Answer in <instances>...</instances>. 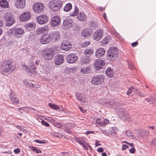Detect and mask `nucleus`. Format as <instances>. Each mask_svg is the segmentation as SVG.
Listing matches in <instances>:
<instances>
[{
    "mask_svg": "<svg viewBox=\"0 0 156 156\" xmlns=\"http://www.w3.org/2000/svg\"><path fill=\"white\" fill-rule=\"evenodd\" d=\"M16 69L15 65L9 60L4 61L1 65V73L8 75L12 73Z\"/></svg>",
    "mask_w": 156,
    "mask_h": 156,
    "instance_id": "obj_1",
    "label": "nucleus"
},
{
    "mask_svg": "<svg viewBox=\"0 0 156 156\" xmlns=\"http://www.w3.org/2000/svg\"><path fill=\"white\" fill-rule=\"evenodd\" d=\"M103 103L102 104L107 107L114 108L115 109L116 108L117 110L116 111L121 114L124 111V109L120 107H118L117 108L116 106H119L121 105L122 103L119 101H116L111 99H103Z\"/></svg>",
    "mask_w": 156,
    "mask_h": 156,
    "instance_id": "obj_2",
    "label": "nucleus"
},
{
    "mask_svg": "<svg viewBox=\"0 0 156 156\" xmlns=\"http://www.w3.org/2000/svg\"><path fill=\"white\" fill-rule=\"evenodd\" d=\"M118 49L115 47L110 48L107 52L106 58L107 60L113 61L117 58Z\"/></svg>",
    "mask_w": 156,
    "mask_h": 156,
    "instance_id": "obj_3",
    "label": "nucleus"
},
{
    "mask_svg": "<svg viewBox=\"0 0 156 156\" xmlns=\"http://www.w3.org/2000/svg\"><path fill=\"white\" fill-rule=\"evenodd\" d=\"M42 54L44 59L47 60L52 59L54 55V52L52 48H46L42 51Z\"/></svg>",
    "mask_w": 156,
    "mask_h": 156,
    "instance_id": "obj_4",
    "label": "nucleus"
},
{
    "mask_svg": "<svg viewBox=\"0 0 156 156\" xmlns=\"http://www.w3.org/2000/svg\"><path fill=\"white\" fill-rule=\"evenodd\" d=\"M62 4V3L61 1L52 0L49 2V6L51 10L55 11L60 9Z\"/></svg>",
    "mask_w": 156,
    "mask_h": 156,
    "instance_id": "obj_5",
    "label": "nucleus"
},
{
    "mask_svg": "<svg viewBox=\"0 0 156 156\" xmlns=\"http://www.w3.org/2000/svg\"><path fill=\"white\" fill-rule=\"evenodd\" d=\"M3 18L5 22L6 25L7 26H11L15 22V20L10 13H5L3 16Z\"/></svg>",
    "mask_w": 156,
    "mask_h": 156,
    "instance_id": "obj_6",
    "label": "nucleus"
},
{
    "mask_svg": "<svg viewBox=\"0 0 156 156\" xmlns=\"http://www.w3.org/2000/svg\"><path fill=\"white\" fill-rule=\"evenodd\" d=\"M104 76L102 75H97L94 76L91 80L92 84L98 85L102 83L104 81Z\"/></svg>",
    "mask_w": 156,
    "mask_h": 156,
    "instance_id": "obj_7",
    "label": "nucleus"
},
{
    "mask_svg": "<svg viewBox=\"0 0 156 156\" xmlns=\"http://www.w3.org/2000/svg\"><path fill=\"white\" fill-rule=\"evenodd\" d=\"M24 32V30L22 28H18L15 29L13 30V32L12 29L9 30V33L11 35H13L14 34V35L16 37H19L22 36Z\"/></svg>",
    "mask_w": 156,
    "mask_h": 156,
    "instance_id": "obj_8",
    "label": "nucleus"
},
{
    "mask_svg": "<svg viewBox=\"0 0 156 156\" xmlns=\"http://www.w3.org/2000/svg\"><path fill=\"white\" fill-rule=\"evenodd\" d=\"M44 8V4L41 2H36L34 4L33 6V10L36 13H40L42 12Z\"/></svg>",
    "mask_w": 156,
    "mask_h": 156,
    "instance_id": "obj_9",
    "label": "nucleus"
},
{
    "mask_svg": "<svg viewBox=\"0 0 156 156\" xmlns=\"http://www.w3.org/2000/svg\"><path fill=\"white\" fill-rule=\"evenodd\" d=\"M93 64L96 70H98L103 68L105 64V62L103 60L98 59L94 62Z\"/></svg>",
    "mask_w": 156,
    "mask_h": 156,
    "instance_id": "obj_10",
    "label": "nucleus"
},
{
    "mask_svg": "<svg viewBox=\"0 0 156 156\" xmlns=\"http://www.w3.org/2000/svg\"><path fill=\"white\" fill-rule=\"evenodd\" d=\"M40 43L42 44H46L51 42L49 34H43L40 38Z\"/></svg>",
    "mask_w": 156,
    "mask_h": 156,
    "instance_id": "obj_11",
    "label": "nucleus"
},
{
    "mask_svg": "<svg viewBox=\"0 0 156 156\" xmlns=\"http://www.w3.org/2000/svg\"><path fill=\"white\" fill-rule=\"evenodd\" d=\"M49 34L52 41H55L59 40L60 38V34L59 32L53 31L51 32Z\"/></svg>",
    "mask_w": 156,
    "mask_h": 156,
    "instance_id": "obj_12",
    "label": "nucleus"
},
{
    "mask_svg": "<svg viewBox=\"0 0 156 156\" xmlns=\"http://www.w3.org/2000/svg\"><path fill=\"white\" fill-rule=\"evenodd\" d=\"M78 58V56L76 54L71 53L67 55L66 61L69 63H73L76 62Z\"/></svg>",
    "mask_w": 156,
    "mask_h": 156,
    "instance_id": "obj_13",
    "label": "nucleus"
},
{
    "mask_svg": "<svg viewBox=\"0 0 156 156\" xmlns=\"http://www.w3.org/2000/svg\"><path fill=\"white\" fill-rule=\"evenodd\" d=\"M48 19V16L44 14L40 15L37 18V22L40 24H43L47 23Z\"/></svg>",
    "mask_w": 156,
    "mask_h": 156,
    "instance_id": "obj_14",
    "label": "nucleus"
},
{
    "mask_svg": "<svg viewBox=\"0 0 156 156\" xmlns=\"http://www.w3.org/2000/svg\"><path fill=\"white\" fill-rule=\"evenodd\" d=\"M31 16L30 13L28 11H26L23 12L21 14L19 19L20 21L24 22L28 20Z\"/></svg>",
    "mask_w": 156,
    "mask_h": 156,
    "instance_id": "obj_15",
    "label": "nucleus"
},
{
    "mask_svg": "<svg viewBox=\"0 0 156 156\" xmlns=\"http://www.w3.org/2000/svg\"><path fill=\"white\" fill-rule=\"evenodd\" d=\"M14 5L15 7L19 9H23L26 5L25 0H14Z\"/></svg>",
    "mask_w": 156,
    "mask_h": 156,
    "instance_id": "obj_16",
    "label": "nucleus"
},
{
    "mask_svg": "<svg viewBox=\"0 0 156 156\" xmlns=\"http://www.w3.org/2000/svg\"><path fill=\"white\" fill-rule=\"evenodd\" d=\"M73 21L71 19H66L64 20L63 23L62 27L64 29L67 30L68 28L72 27Z\"/></svg>",
    "mask_w": 156,
    "mask_h": 156,
    "instance_id": "obj_17",
    "label": "nucleus"
},
{
    "mask_svg": "<svg viewBox=\"0 0 156 156\" xmlns=\"http://www.w3.org/2000/svg\"><path fill=\"white\" fill-rule=\"evenodd\" d=\"M24 66V69L27 72H30L34 75L37 74V72L35 70L36 69L37 66H36L34 64H32L31 65H30L29 68H28L26 66Z\"/></svg>",
    "mask_w": 156,
    "mask_h": 156,
    "instance_id": "obj_18",
    "label": "nucleus"
},
{
    "mask_svg": "<svg viewBox=\"0 0 156 156\" xmlns=\"http://www.w3.org/2000/svg\"><path fill=\"white\" fill-rule=\"evenodd\" d=\"M61 19L58 16H55L53 17L51 22V25L52 27L58 26L60 23Z\"/></svg>",
    "mask_w": 156,
    "mask_h": 156,
    "instance_id": "obj_19",
    "label": "nucleus"
},
{
    "mask_svg": "<svg viewBox=\"0 0 156 156\" xmlns=\"http://www.w3.org/2000/svg\"><path fill=\"white\" fill-rule=\"evenodd\" d=\"M103 31L102 30H98L94 33L93 36V38L97 41L101 39L103 35Z\"/></svg>",
    "mask_w": 156,
    "mask_h": 156,
    "instance_id": "obj_20",
    "label": "nucleus"
},
{
    "mask_svg": "<svg viewBox=\"0 0 156 156\" xmlns=\"http://www.w3.org/2000/svg\"><path fill=\"white\" fill-rule=\"evenodd\" d=\"M72 45L70 42L67 41H62L61 46V48L65 51H68L71 48Z\"/></svg>",
    "mask_w": 156,
    "mask_h": 156,
    "instance_id": "obj_21",
    "label": "nucleus"
},
{
    "mask_svg": "<svg viewBox=\"0 0 156 156\" xmlns=\"http://www.w3.org/2000/svg\"><path fill=\"white\" fill-rule=\"evenodd\" d=\"M64 60V55H60L55 56L54 61L55 63L57 65H60L63 62Z\"/></svg>",
    "mask_w": 156,
    "mask_h": 156,
    "instance_id": "obj_22",
    "label": "nucleus"
},
{
    "mask_svg": "<svg viewBox=\"0 0 156 156\" xmlns=\"http://www.w3.org/2000/svg\"><path fill=\"white\" fill-rule=\"evenodd\" d=\"M109 122V120L107 119H104L103 121L101 120L100 119H98L96 120V125H98L99 126L103 127H105L108 123Z\"/></svg>",
    "mask_w": 156,
    "mask_h": 156,
    "instance_id": "obj_23",
    "label": "nucleus"
},
{
    "mask_svg": "<svg viewBox=\"0 0 156 156\" xmlns=\"http://www.w3.org/2000/svg\"><path fill=\"white\" fill-rule=\"evenodd\" d=\"M81 36L85 38L89 37L91 35L90 30L88 28L83 29L81 33Z\"/></svg>",
    "mask_w": 156,
    "mask_h": 156,
    "instance_id": "obj_24",
    "label": "nucleus"
},
{
    "mask_svg": "<svg viewBox=\"0 0 156 156\" xmlns=\"http://www.w3.org/2000/svg\"><path fill=\"white\" fill-rule=\"evenodd\" d=\"M9 98L14 103L17 105L19 103V100L17 98L16 96L13 93H10L9 95Z\"/></svg>",
    "mask_w": 156,
    "mask_h": 156,
    "instance_id": "obj_25",
    "label": "nucleus"
},
{
    "mask_svg": "<svg viewBox=\"0 0 156 156\" xmlns=\"http://www.w3.org/2000/svg\"><path fill=\"white\" fill-rule=\"evenodd\" d=\"M49 29L47 26H44V27H40L37 30L36 32L37 34L40 35L48 31Z\"/></svg>",
    "mask_w": 156,
    "mask_h": 156,
    "instance_id": "obj_26",
    "label": "nucleus"
},
{
    "mask_svg": "<svg viewBox=\"0 0 156 156\" xmlns=\"http://www.w3.org/2000/svg\"><path fill=\"white\" fill-rule=\"evenodd\" d=\"M105 51L102 48H99L96 51L95 55L97 57L100 58L105 54Z\"/></svg>",
    "mask_w": 156,
    "mask_h": 156,
    "instance_id": "obj_27",
    "label": "nucleus"
},
{
    "mask_svg": "<svg viewBox=\"0 0 156 156\" xmlns=\"http://www.w3.org/2000/svg\"><path fill=\"white\" fill-rule=\"evenodd\" d=\"M76 99L79 101L84 102L85 100V97L80 93L76 92Z\"/></svg>",
    "mask_w": 156,
    "mask_h": 156,
    "instance_id": "obj_28",
    "label": "nucleus"
},
{
    "mask_svg": "<svg viewBox=\"0 0 156 156\" xmlns=\"http://www.w3.org/2000/svg\"><path fill=\"white\" fill-rule=\"evenodd\" d=\"M78 19L80 21H84L87 18L86 15L83 12H80L77 17Z\"/></svg>",
    "mask_w": 156,
    "mask_h": 156,
    "instance_id": "obj_29",
    "label": "nucleus"
},
{
    "mask_svg": "<svg viewBox=\"0 0 156 156\" xmlns=\"http://www.w3.org/2000/svg\"><path fill=\"white\" fill-rule=\"evenodd\" d=\"M35 27V24L32 23H29L25 25V28L28 31L33 30Z\"/></svg>",
    "mask_w": 156,
    "mask_h": 156,
    "instance_id": "obj_30",
    "label": "nucleus"
},
{
    "mask_svg": "<svg viewBox=\"0 0 156 156\" xmlns=\"http://www.w3.org/2000/svg\"><path fill=\"white\" fill-rule=\"evenodd\" d=\"M105 73L108 76L112 77L113 75V69L111 67H108L106 70Z\"/></svg>",
    "mask_w": 156,
    "mask_h": 156,
    "instance_id": "obj_31",
    "label": "nucleus"
},
{
    "mask_svg": "<svg viewBox=\"0 0 156 156\" xmlns=\"http://www.w3.org/2000/svg\"><path fill=\"white\" fill-rule=\"evenodd\" d=\"M94 52L92 49H87L84 51V53L85 55L89 57L90 56L93 54Z\"/></svg>",
    "mask_w": 156,
    "mask_h": 156,
    "instance_id": "obj_32",
    "label": "nucleus"
},
{
    "mask_svg": "<svg viewBox=\"0 0 156 156\" xmlns=\"http://www.w3.org/2000/svg\"><path fill=\"white\" fill-rule=\"evenodd\" d=\"M0 6L4 8H7L8 6V2L6 0H0Z\"/></svg>",
    "mask_w": 156,
    "mask_h": 156,
    "instance_id": "obj_33",
    "label": "nucleus"
},
{
    "mask_svg": "<svg viewBox=\"0 0 156 156\" xmlns=\"http://www.w3.org/2000/svg\"><path fill=\"white\" fill-rule=\"evenodd\" d=\"M79 12V8L77 6H75V9L73 12L69 13V15L71 16H75L77 15Z\"/></svg>",
    "mask_w": 156,
    "mask_h": 156,
    "instance_id": "obj_34",
    "label": "nucleus"
},
{
    "mask_svg": "<svg viewBox=\"0 0 156 156\" xmlns=\"http://www.w3.org/2000/svg\"><path fill=\"white\" fill-rule=\"evenodd\" d=\"M90 58L89 57H82L80 59L81 63L82 64H87L90 61Z\"/></svg>",
    "mask_w": 156,
    "mask_h": 156,
    "instance_id": "obj_35",
    "label": "nucleus"
},
{
    "mask_svg": "<svg viewBox=\"0 0 156 156\" xmlns=\"http://www.w3.org/2000/svg\"><path fill=\"white\" fill-rule=\"evenodd\" d=\"M72 8V5L70 3L67 4L64 8V10L66 12L70 11Z\"/></svg>",
    "mask_w": 156,
    "mask_h": 156,
    "instance_id": "obj_36",
    "label": "nucleus"
},
{
    "mask_svg": "<svg viewBox=\"0 0 156 156\" xmlns=\"http://www.w3.org/2000/svg\"><path fill=\"white\" fill-rule=\"evenodd\" d=\"M71 124L68 123L66 124V127L64 129V131L66 133L70 134L71 133V131L70 130Z\"/></svg>",
    "mask_w": 156,
    "mask_h": 156,
    "instance_id": "obj_37",
    "label": "nucleus"
},
{
    "mask_svg": "<svg viewBox=\"0 0 156 156\" xmlns=\"http://www.w3.org/2000/svg\"><path fill=\"white\" fill-rule=\"evenodd\" d=\"M89 26L90 29L92 30L96 28L97 26V24L95 22L91 21L89 24Z\"/></svg>",
    "mask_w": 156,
    "mask_h": 156,
    "instance_id": "obj_38",
    "label": "nucleus"
},
{
    "mask_svg": "<svg viewBox=\"0 0 156 156\" xmlns=\"http://www.w3.org/2000/svg\"><path fill=\"white\" fill-rule=\"evenodd\" d=\"M43 69L45 72L46 73H48L50 71L51 67L49 66L45 65L43 66Z\"/></svg>",
    "mask_w": 156,
    "mask_h": 156,
    "instance_id": "obj_39",
    "label": "nucleus"
},
{
    "mask_svg": "<svg viewBox=\"0 0 156 156\" xmlns=\"http://www.w3.org/2000/svg\"><path fill=\"white\" fill-rule=\"evenodd\" d=\"M149 133V132L147 130H143L142 132V135H140L139 134V136H138L139 137H142V138H144V136L146 137L147 135H148Z\"/></svg>",
    "mask_w": 156,
    "mask_h": 156,
    "instance_id": "obj_40",
    "label": "nucleus"
},
{
    "mask_svg": "<svg viewBox=\"0 0 156 156\" xmlns=\"http://www.w3.org/2000/svg\"><path fill=\"white\" fill-rule=\"evenodd\" d=\"M48 105L51 108L54 110H58L59 109L58 106L55 104L50 103L48 104Z\"/></svg>",
    "mask_w": 156,
    "mask_h": 156,
    "instance_id": "obj_41",
    "label": "nucleus"
},
{
    "mask_svg": "<svg viewBox=\"0 0 156 156\" xmlns=\"http://www.w3.org/2000/svg\"><path fill=\"white\" fill-rule=\"evenodd\" d=\"M75 141L80 144L81 145H83V144L84 143V140L78 137H76L75 139Z\"/></svg>",
    "mask_w": 156,
    "mask_h": 156,
    "instance_id": "obj_42",
    "label": "nucleus"
},
{
    "mask_svg": "<svg viewBox=\"0 0 156 156\" xmlns=\"http://www.w3.org/2000/svg\"><path fill=\"white\" fill-rule=\"evenodd\" d=\"M90 71V69L88 67L86 68H82L81 69V72L83 74H87Z\"/></svg>",
    "mask_w": 156,
    "mask_h": 156,
    "instance_id": "obj_43",
    "label": "nucleus"
},
{
    "mask_svg": "<svg viewBox=\"0 0 156 156\" xmlns=\"http://www.w3.org/2000/svg\"><path fill=\"white\" fill-rule=\"evenodd\" d=\"M54 126L58 128H62L63 126L62 125L60 122H55L53 124Z\"/></svg>",
    "mask_w": 156,
    "mask_h": 156,
    "instance_id": "obj_44",
    "label": "nucleus"
},
{
    "mask_svg": "<svg viewBox=\"0 0 156 156\" xmlns=\"http://www.w3.org/2000/svg\"><path fill=\"white\" fill-rule=\"evenodd\" d=\"M110 37L108 36H106L102 40V42L104 44H107L110 41Z\"/></svg>",
    "mask_w": 156,
    "mask_h": 156,
    "instance_id": "obj_45",
    "label": "nucleus"
},
{
    "mask_svg": "<svg viewBox=\"0 0 156 156\" xmlns=\"http://www.w3.org/2000/svg\"><path fill=\"white\" fill-rule=\"evenodd\" d=\"M126 134L129 137H133V134L129 130H127L126 132Z\"/></svg>",
    "mask_w": 156,
    "mask_h": 156,
    "instance_id": "obj_46",
    "label": "nucleus"
},
{
    "mask_svg": "<svg viewBox=\"0 0 156 156\" xmlns=\"http://www.w3.org/2000/svg\"><path fill=\"white\" fill-rule=\"evenodd\" d=\"M146 100H147V102H149L150 103H152L156 102L154 98H153V97H151L149 100L148 98L146 99Z\"/></svg>",
    "mask_w": 156,
    "mask_h": 156,
    "instance_id": "obj_47",
    "label": "nucleus"
},
{
    "mask_svg": "<svg viewBox=\"0 0 156 156\" xmlns=\"http://www.w3.org/2000/svg\"><path fill=\"white\" fill-rule=\"evenodd\" d=\"M90 42L89 41L84 42L82 44V47H86L90 44Z\"/></svg>",
    "mask_w": 156,
    "mask_h": 156,
    "instance_id": "obj_48",
    "label": "nucleus"
},
{
    "mask_svg": "<svg viewBox=\"0 0 156 156\" xmlns=\"http://www.w3.org/2000/svg\"><path fill=\"white\" fill-rule=\"evenodd\" d=\"M68 70L69 72H73L76 70V69L75 67H72L71 68H68Z\"/></svg>",
    "mask_w": 156,
    "mask_h": 156,
    "instance_id": "obj_49",
    "label": "nucleus"
},
{
    "mask_svg": "<svg viewBox=\"0 0 156 156\" xmlns=\"http://www.w3.org/2000/svg\"><path fill=\"white\" fill-rule=\"evenodd\" d=\"M34 141L40 144H45L46 143V142L44 140H41L37 139L34 140Z\"/></svg>",
    "mask_w": 156,
    "mask_h": 156,
    "instance_id": "obj_50",
    "label": "nucleus"
},
{
    "mask_svg": "<svg viewBox=\"0 0 156 156\" xmlns=\"http://www.w3.org/2000/svg\"><path fill=\"white\" fill-rule=\"evenodd\" d=\"M42 124L45 126L49 127L50 125L48 122H46L43 120H42L41 121Z\"/></svg>",
    "mask_w": 156,
    "mask_h": 156,
    "instance_id": "obj_51",
    "label": "nucleus"
},
{
    "mask_svg": "<svg viewBox=\"0 0 156 156\" xmlns=\"http://www.w3.org/2000/svg\"><path fill=\"white\" fill-rule=\"evenodd\" d=\"M129 68L131 70H133L134 69V67L132 63H128Z\"/></svg>",
    "mask_w": 156,
    "mask_h": 156,
    "instance_id": "obj_52",
    "label": "nucleus"
},
{
    "mask_svg": "<svg viewBox=\"0 0 156 156\" xmlns=\"http://www.w3.org/2000/svg\"><path fill=\"white\" fill-rule=\"evenodd\" d=\"M133 87H130L128 91L127 92L126 94L128 95H129L133 92Z\"/></svg>",
    "mask_w": 156,
    "mask_h": 156,
    "instance_id": "obj_53",
    "label": "nucleus"
},
{
    "mask_svg": "<svg viewBox=\"0 0 156 156\" xmlns=\"http://www.w3.org/2000/svg\"><path fill=\"white\" fill-rule=\"evenodd\" d=\"M129 148L128 145L126 144H123L122 147V150L124 151Z\"/></svg>",
    "mask_w": 156,
    "mask_h": 156,
    "instance_id": "obj_54",
    "label": "nucleus"
},
{
    "mask_svg": "<svg viewBox=\"0 0 156 156\" xmlns=\"http://www.w3.org/2000/svg\"><path fill=\"white\" fill-rule=\"evenodd\" d=\"M129 151L130 153L133 154L135 152V149L134 147H132L130 149Z\"/></svg>",
    "mask_w": 156,
    "mask_h": 156,
    "instance_id": "obj_55",
    "label": "nucleus"
},
{
    "mask_svg": "<svg viewBox=\"0 0 156 156\" xmlns=\"http://www.w3.org/2000/svg\"><path fill=\"white\" fill-rule=\"evenodd\" d=\"M151 144L152 145H156V138H155L152 140L151 142Z\"/></svg>",
    "mask_w": 156,
    "mask_h": 156,
    "instance_id": "obj_56",
    "label": "nucleus"
},
{
    "mask_svg": "<svg viewBox=\"0 0 156 156\" xmlns=\"http://www.w3.org/2000/svg\"><path fill=\"white\" fill-rule=\"evenodd\" d=\"M27 108L26 107H22L21 108H18L17 109V110L19 112H20L21 113H22L23 111H24V110L23 109H22V108Z\"/></svg>",
    "mask_w": 156,
    "mask_h": 156,
    "instance_id": "obj_57",
    "label": "nucleus"
},
{
    "mask_svg": "<svg viewBox=\"0 0 156 156\" xmlns=\"http://www.w3.org/2000/svg\"><path fill=\"white\" fill-rule=\"evenodd\" d=\"M14 151L15 153L19 154L20 152V149L17 148L15 149L14 150Z\"/></svg>",
    "mask_w": 156,
    "mask_h": 156,
    "instance_id": "obj_58",
    "label": "nucleus"
},
{
    "mask_svg": "<svg viewBox=\"0 0 156 156\" xmlns=\"http://www.w3.org/2000/svg\"><path fill=\"white\" fill-rule=\"evenodd\" d=\"M94 134V131H87L86 132V134L87 135H88L89 134Z\"/></svg>",
    "mask_w": 156,
    "mask_h": 156,
    "instance_id": "obj_59",
    "label": "nucleus"
},
{
    "mask_svg": "<svg viewBox=\"0 0 156 156\" xmlns=\"http://www.w3.org/2000/svg\"><path fill=\"white\" fill-rule=\"evenodd\" d=\"M97 151L99 152H102L104 150L102 147H100L97 149Z\"/></svg>",
    "mask_w": 156,
    "mask_h": 156,
    "instance_id": "obj_60",
    "label": "nucleus"
},
{
    "mask_svg": "<svg viewBox=\"0 0 156 156\" xmlns=\"http://www.w3.org/2000/svg\"><path fill=\"white\" fill-rule=\"evenodd\" d=\"M101 145V144L99 143V141L98 140H96L95 143V145L96 146H100Z\"/></svg>",
    "mask_w": 156,
    "mask_h": 156,
    "instance_id": "obj_61",
    "label": "nucleus"
},
{
    "mask_svg": "<svg viewBox=\"0 0 156 156\" xmlns=\"http://www.w3.org/2000/svg\"><path fill=\"white\" fill-rule=\"evenodd\" d=\"M138 44V42H134L133 43L131 44V45L133 47H136V46Z\"/></svg>",
    "mask_w": 156,
    "mask_h": 156,
    "instance_id": "obj_62",
    "label": "nucleus"
},
{
    "mask_svg": "<svg viewBox=\"0 0 156 156\" xmlns=\"http://www.w3.org/2000/svg\"><path fill=\"white\" fill-rule=\"evenodd\" d=\"M40 62V60L39 59H37L35 62V64L36 65L38 66Z\"/></svg>",
    "mask_w": 156,
    "mask_h": 156,
    "instance_id": "obj_63",
    "label": "nucleus"
},
{
    "mask_svg": "<svg viewBox=\"0 0 156 156\" xmlns=\"http://www.w3.org/2000/svg\"><path fill=\"white\" fill-rule=\"evenodd\" d=\"M79 108L80 110L83 113H84L86 112V111L85 110H84L81 107L79 106Z\"/></svg>",
    "mask_w": 156,
    "mask_h": 156,
    "instance_id": "obj_64",
    "label": "nucleus"
}]
</instances>
